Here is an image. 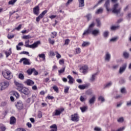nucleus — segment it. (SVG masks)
<instances>
[{"label": "nucleus", "mask_w": 131, "mask_h": 131, "mask_svg": "<svg viewBox=\"0 0 131 131\" xmlns=\"http://www.w3.org/2000/svg\"><path fill=\"white\" fill-rule=\"evenodd\" d=\"M14 83L15 85L17 86V90L20 93H22L24 95H29L30 94V91H29V89L28 88L23 86V84L21 83H19V82L14 81Z\"/></svg>", "instance_id": "obj_1"}, {"label": "nucleus", "mask_w": 131, "mask_h": 131, "mask_svg": "<svg viewBox=\"0 0 131 131\" xmlns=\"http://www.w3.org/2000/svg\"><path fill=\"white\" fill-rule=\"evenodd\" d=\"M40 45V41H37L34 42L33 44L29 45V40L25 41V47L26 48H30V49H35Z\"/></svg>", "instance_id": "obj_2"}, {"label": "nucleus", "mask_w": 131, "mask_h": 131, "mask_svg": "<svg viewBox=\"0 0 131 131\" xmlns=\"http://www.w3.org/2000/svg\"><path fill=\"white\" fill-rule=\"evenodd\" d=\"M2 74L4 78L8 79V80L13 78V74L12 73V72L10 71L5 70L2 72Z\"/></svg>", "instance_id": "obj_3"}, {"label": "nucleus", "mask_w": 131, "mask_h": 131, "mask_svg": "<svg viewBox=\"0 0 131 131\" xmlns=\"http://www.w3.org/2000/svg\"><path fill=\"white\" fill-rule=\"evenodd\" d=\"M121 10V7L119 6V4H116L114 5L113 9H112V13L114 14H119L120 13V10Z\"/></svg>", "instance_id": "obj_4"}, {"label": "nucleus", "mask_w": 131, "mask_h": 131, "mask_svg": "<svg viewBox=\"0 0 131 131\" xmlns=\"http://www.w3.org/2000/svg\"><path fill=\"white\" fill-rule=\"evenodd\" d=\"M9 85H10V83L8 81H3L0 83V91H4L6 90Z\"/></svg>", "instance_id": "obj_5"}, {"label": "nucleus", "mask_w": 131, "mask_h": 131, "mask_svg": "<svg viewBox=\"0 0 131 131\" xmlns=\"http://www.w3.org/2000/svg\"><path fill=\"white\" fill-rule=\"evenodd\" d=\"M80 71L83 74H86L89 72V67L86 65H84L80 68Z\"/></svg>", "instance_id": "obj_6"}, {"label": "nucleus", "mask_w": 131, "mask_h": 131, "mask_svg": "<svg viewBox=\"0 0 131 131\" xmlns=\"http://www.w3.org/2000/svg\"><path fill=\"white\" fill-rule=\"evenodd\" d=\"M47 13H48V10H44L42 11L41 14L36 18V22H39V21H40V19H42Z\"/></svg>", "instance_id": "obj_7"}, {"label": "nucleus", "mask_w": 131, "mask_h": 131, "mask_svg": "<svg viewBox=\"0 0 131 131\" xmlns=\"http://www.w3.org/2000/svg\"><path fill=\"white\" fill-rule=\"evenodd\" d=\"M104 7L106 8V10L107 12H110L112 11V9L110 8V0H107L105 1V3L104 5Z\"/></svg>", "instance_id": "obj_8"}, {"label": "nucleus", "mask_w": 131, "mask_h": 131, "mask_svg": "<svg viewBox=\"0 0 131 131\" xmlns=\"http://www.w3.org/2000/svg\"><path fill=\"white\" fill-rule=\"evenodd\" d=\"M64 111V108H60L58 110H56L55 112L53 113V116H58L61 114V112H63Z\"/></svg>", "instance_id": "obj_9"}, {"label": "nucleus", "mask_w": 131, "mask_h": 131, "mask_svg": "<svg viewBox=\"0 0 131 131\" xmlns=\"http://www.w3.org/2000/svg\"><path fill=\"white\" fill-rule=\"evenodd\" d=\"M22 62H23V64L24 65H30V62H29V59L23 58L20 60L19 63H22Z\"/></svg>", "instance_id": "obj_10"}, {"label": "nucleus", "mask_w": 131, "mask_h": 131, "mask_svg": "<svg viewBox=\"0 0 131 131\" xmlns=\"http://www.w3.org/2000/svg\"><path fill=\"white\" fill-rule=\"evenodd\" d=\"M100 32L99 29H94V30H92L91 29V34L92 35H94V36H98L99 34H100Z\"/></svg>", "instance_id": "obj_11"}, {"label": "nucleus", "mask_w": 131, "mask_h": 131, "mask_svg": "<svg viewBox=\"0 0 131 131\" xmlns=\"http://www.w3.org/2000/svg\"><path fill=\"white\" fill-rule=\"evenodd\" d=\"M33 12L34 15H36V16H38V15H39V6H35L33 9Z\"/></svg>", "instance_id": "obj_12"}, {"label": "nucleus", "mask_w": 131, "mask_h": 131, "mask_svg": "<svg viewBox=\"0 0 131 131\" xmlns=\"http://www.w3.org/2000/svg\"><path fill=\"white\" fill-rule=\"evenodd\" d=\"M71 116V120H72V121H78V120H79V117H78V115H77V114H74Z\"/></svg>", "instance_id": "obj_13"}, {"label": "nucleus", "mask_w": 131, "mask_h": 131, "mask_svg": "<svg viewBox=\"0 0 131 131\" xmlns=\"http://www.w3.org/2000/svg\"><path fill=\"white\" fill-rule=\"evenodd\" d=\"M111 59V54L109 52H106L104 57V60L106 62H109Z\"/></svg>", "instance_id": "obj_14"}, {"label": "nucleus", "mask_w": 131, "mask_h": 131, "mask_svg": "<svg viewBox=\"0 0 131 131\" xmlns=\"http://www.w3.org/2000/svg\"><path fill=\"white\" fill-rule=\"evenodd\" d=\"M15 106L16 108L18 109V110H21V109L23 108V103H22V101L17 102Z\"/></svg>", "instance_id": "obj_15"}, {"label": "nucleus", "mask_w": 131, "mask_h": 131, "mask_svg": "<svg viewBox=\"0 0 131 131\" xmlns=\"http://www.w3.org/2000/svg\"><path fill=\"white\" fill-rule=\"evenodd\" d=\"M97 75H98L97 73L93 74L90 79V81L94 82V81L97 79Z\"/></svg>", "instance_id": "obj_16"}, {"label": "nucleus", "mask_w": 131, "mask_h": 131, "mask_svg": "<svg viewBox=\"0 0 131 131\" xmlns=\"http://www.w3.org/2000/svg\"><path fill=\"white\" fill-rule=\"evenodd\" d=\"M92 32V29L88 28L87 30L84 31V32L82 34L83 36L85 35H89Z\"/></svg>", "instance_id": "obj_17"}, {"label": "nucleus", "mask_w": 131, "mask_h": 131, "mask_svg": "<svg viewBox=\"0 0 131 131\" xmlns=\"http://www.w3.org/2000/svg\"><path fill=\"white\" fill-rule=\"evenodd\" d=\"M126 69V64H124L120 68L119 70V73L120 74H122V73H123L124 72L125 69Z\"/></svg>", "instance_id": "obj_18"}, {"label": "nucleus", "mask_w": 131, "mask_h": 131, "mask_svg": "<svg viewBox=\"0 0 131 131\" xmlns=\"http://www.w3.org/2000/svg\"><path fill=\"white\" fill-rule=\"evenodd\" d=\"M67 78L69 79V83H70V84H73L74 82V78H73L71 75L68 76Z\"/></svg>", "instance_id": "obj_19"}, {"label": "nucleus", "mask_w": 131, "mask_h": 131, "mask_svg": "<svg viewBox=\"0 0 131 131\" xmlns=\"http://www.w3.org/2000/svg\"><path fill=\"white\" fill-rule=\"evenodd\" d=\"M26 83L27 84V85H33L34 84V82L30 79H28L26 81Z\"/></svg>", "instance_id": "obj_20"}, {"label": "nucleus", "mask_w": 131, "mask_h": 131, "mask_svg": "<svg viewBox=\"0 0 131 131\" xmlns=\"http://www.w3.org/2000/svg\"><path fill=\"white\" fill-rule=\"evenodd\" d=\"M5 54L6 55V58H8V57H9V56H10L11 54H12V49L10 48L8 51H6L5 52Z\"/></svg>", "instance_id": "obj_21"}, {"label": "nucleus", "mask_w": 131, "mask_h": 131, "mask_svg": "<svg viewBox=\"0 0 131 131\" xmlns=\"http://www.w3.org/2000/svg\"><path fill=\"white\" fill-rule=\"evenodd\" d=\"M78 2L79 8L84 7V0H78Z\"/></svg>", "instance_id": "obj_22"}, {"label": "nucleus", "mask_w": 131, "mask_h": 131, "mask_svg": "<svg viewBox=\"0 0 131 131\" xmlns=\"http://www.w3.org/2000/svg\"><path fill=\"white\" fill-rule=\"evenodd\" d=\"M16 123V118L14 117H11L10 120V124H14Z\"/></svg>", "instance_id": "obj_23"}, {"label": "nucleus", "mask_w": 131, "mask_h": 131, "mask_svg": "<svg viewBox=\"0 0 131 131\" xmlns=\"http://www.w3.org/2000/svg\"><path fill=\"white\" fill-rule=\"evenodd\" d=\"M95 101H96V96H93L92 98L89 100V104H94V103H95Z\"/></svg>", "instance_id": "obj_24"}, {"label": "nucleus", "mask_w": 131, "mask_h": 131, "mask_svg": "<svg viewBox=\"0 0 131 131\" xmlns=\"http://www.w3.org/2000/svg\"><path fill=\"white\" fill-rule=\"evenodd\" d=\"M80 109L81 112L82 113H83L85 112V111H86V110H88V106H83L80 107Z\"/></svg>", "instance_id": "obj_25"}, {"label": "nucleus", "mask_w": 131, "mask_h": 131, "mask_svg": "<svg viewBox=\"0 0 131 131\" xmlns=\"http://www.w3.org/2000/svg\"><path fill=\"white\" fill-rule=\"evenodd\" d=\"M102 13H103V8H100L96 11L95 14H96V15H99V14H102Z\"/></svg>", "instance_id": "obj_26"}, {"label": "nucleus", "mask_w": 131, "mask_h": 131, "mask_svg": "<svg viewBox=\"0 0 131 131\" xmlns=\"http://www.w3.org/2000/svg\"><path fill=\"white\" fill-rule=\"evenodd\" d=\"M33 70H34V68L29 69L27 71V73L29 75H31V74H32V73L33 72Z\"/></svg>", "instance_id": "obj_27"}, {"label": "nucleus", "mask_w": 131, "mask_h": 131, "mask_svg": "<svg viewBox=\"0 0 131 131\" xmlns=\"http://www.w3.org/2000/svg\"><path fill=\"white\" fill-rule=\"evenodd\" d=\"M88 46H90L89 42L83 41V43L81 45V47H82L83 48H84L85 47H88Z\"/></svg>", "instance_id": "obj_28"}, {"label": "nucleus", "mask_w": 131, "mask_h": 131, "mask_svg": "<svg viewBox=\"0 0 131 131\" xmlns=\"http://www.w3.org/2000/svg\"><path fill=\"white\" fill-rule=\"evenodd\" d=\"M123 55L125 59H128V57H129V54L126 52H124L123 53Z\"/></svg>", "instance_id": "obj_29"}, {"label": "nucleus", "mask_w": 131, "mask_h": 131, "mask_svg": "<svg viewBox=\"0 0 131 131\" xmlns=\"http://www.w3.org/2000/svg\"><path fill=\"white\" fill-rule=\"evenodd\" d=\"M38 57L43 59V61H46V55H45V54H39Z\"/></svg>", "instance_id": "obj_30"}, {"label": "nucleus", "mask_w": 131, "mask_h": 131, "mask_svg": "<svg viewBox=\"0 0 131 131\" xmlns=\"http://www.w3.org/2000/svg\"><path fill=\"white\" fill-rule=\"evenodd\" d=\"M98 101H100L101 103H103V102H105V98H104V97L100 96L98 97Z\"/></svg>", "instance_id": "obj_31"}, {"label": "nucleus", "mask_w": 131, "mask_h": 131, "mask_svg": "<svg viewBox=\"0 0 131 131\" xmlns=\"http://www.w3.org/2000/svg\"><path fill=\"white\" fill-rule=\"evenodd\" d=\"M50 128H54L52 129L53 130H56L57 131V129H58V127H57V125L56 124H53L52 125L50 126Z\"/></svg>", "instance_id": "obj_32"}, {"label": "nucleus", "mask_w": 131, "mask_h": 131, "mask_svg": "<svg viewBox=\"0 0 131 131\" xmlns=\"http://www.w3.org/2000/svg\"><path fill=\"white\" fill-rule=\"evenodd\" d=\"M75 53L76 54H80L81 53V49L80 48H76Z\"/></svg>", "instance_id": "obj_33"}, {"label": "nucleus", "mask_w": 131, "mask_h": 131, "mask_svg": "<svg viewBox=\"0 0 131 131\" xmlns=\"http://www.w3.org/2000/svg\"><path fill=\"white\" fill-rule=\"evenodd\" d=\"M96 21L97 24V27H101V21H100V19L99 18H97Z\"/></svg>", "instance_id": "obj_34"}, {"label": "nucleus", "mask_w": 131, "mask_h": 131, "mask_svg": "<svg viewBox=\"0 0 131 131\" xmlns=\"http://www.w3.org/2000/svg\"><path fill=\"white\" fill-rule=\"evenodd\" d=\"M52 88L55 92H56V93H59V88H58V86L57 85L53 86Z\"/></svg>", "instance_id": "obj_35"}, {"label": "nucleus", "mask_w": 131, "mask_h": 131, "mask_svg": "<svg viewBox=\"0 0 131 131\" xmlns=\"http://www.w3.org/2000/svg\"><path fill=\"white\" fill-rule=\"evenodd\" d=\"M111 85H112V82L110 81L105 85L104 88H110Z\"/></svg>", "instance_id": "obj_36"}, {"label": "nucleus", "mask_w": 131, "mask_h": 131, "mask_svg": "<svg viewBox=\"0 0 131 131\" xmlns=\"http://www.w3.org/2000/svg\"><path fill=\"white\" fill-rule=\"evenodd\" d=\"M88 21H90L92 19V14H88L85 16Z\"/></svg>", "instance_id": "obj_37"}, {"label": "nucleus", "mask_w": 131, "mask_h": 131, "mask_svg": "<svg viewBox=\"0 0 131 131\" xmlns=\"http://www.w3.org/2000/svg\"><path fill=\"white\" fill-rule=\"evenodd\" d=\"M51 37L52 38H55L57 36V32H53L51 33Z\"/></svg>", "instance_id": "obj_38"}, {"label": "nucleus", "mask_w": 131, "mask_h": 131, "mask_svg": "<svg viewBox=\"0 0 131 131\" xmlns=\"http://www.w3.org/2000/svg\"><path fill=\"white\" fill-rule=\"evenodd\" d=\"M18 78L21 79V80H23L24 79V75L23 74L20 73L18 75Z\"/></svg>", "instance_id": "obj_39"}, {"label": "nucleus", "mask_w": 131, "mask_h": 131, "mask_svg": "<svg viewBox=\"0 0 131 131\" xmlns=\"http://www.w3.org/2000/svg\"><path fill=\"white\" fill-rule=\"evenodd\" d=\"M85 88H86V86L84 85H79L78 86V88L80 90H84V89H85Z\"/></svg>", "instance_id": "obj_40"}, {"label": "nucleus", "mask_w": 131, "mask_h": 131, "mask_svg": "<svg viewBox=\"0 0 131 131\" xmlns=\"http://www.w3.org/2000/svg\"><path fill=\"white\" fill-rule=\"evenodd\" d=\"M108 35H109V32L108 31L103 32L104 37H108Z\"/></svg>", "instance_id": "obj_41"}, {"label": "nucleus", "mask_w": 131, "mask_h": 131, "mask_svg": "<svg viewBox=\"0 0 131 131\" xmlns=\"http://www.w3.org/2000/svg\"><path fill=\"white\" fill-rule=\"evenodd\" d=\"M69 89H70V88L69 86H66L64 88V93L65 94H68V92H69Z\"/></svg>", "instance_id": "obj_42"}, {"label": "nucleus", "mask_w": 131, "mask_h": 131, "mask_svg": "<svg viewBox=\"0 0 131 131\" xmlns=\"http://www.w3.org/2000/svg\"><path fill=\"white\" fill-rule=\"evenodd\" d=\"M23 38L24 39H29V38H31V37L29 35H24V36H23Z\"/></svg>", "instance_id": "obj_43"}, {"label": "nucleus", "mask_w": 131, "mask_h": 131, "mask_svg": "<svg viewBox=\"0 0 131 131\" xmlns=\"http://www.w3.org/2000/svg\"><path fill=\"white\" fill-rule=\"evenodd\" d=\"M17 2V0H11L8 2V5H14L15 3Z\"/></svg>", "instance_id": "obj_44"}, {"label": "nucleus", "mask_w": 131, "mask_h": 131, "mask_svg": "<svg viewBox=\"0 0 131 131\" xmlns=\"http://www.w3.org/2000/svg\"><path fill=\"white\" fill-rule=\"evenodd\" d=\"M55 54H56V57L57 59H60L61 58V54H59V53L58 52H55Z\"/></svg>", "instance_id": "obj_45"}, {"label": "nucleus", "mask_w": 131, "mask_h": 131, "mask_svg": "<svg viewBox=\"0 0 131 131\" xmlns=\"http://www.w3.org/2000/svg\"><path fill=\"white\" fill-rule=\"evenodd\" d=\"M69 42H70V40H69V39H66L64 41V45L68 46V45H69Z\"/></svg>", "instance_id": "obj_46"}, {"label": "nucleus", "mask_w": 131, "mask_h": 131, "mask_svg": "<svg viewBox=\"0 0 131 131\" xmlns=\"http://www.w3.org/2000/svg\"><path fill=\"white\" fill-rule=\"evenodd\" d=\"M48 40H49V43H51V45H54V43H55V40H52L51 38H49Z\"/></svg>", "instance_id": "obj_47"}, {"label": "nucleus", "mask_w": 131, "mask_h": 131, "mask_svg": "<svg viewBox=\"0 0 131 131\" xmlns=\"http://www.w3.org/2000/svg\"><path fill=\"white\" fill-rule=\"evenodd\" d=\"M15 37V35H14V34L12 35H10L8 34L7 36L8 38H9V39H11V38H13V37Z\"/></svg>", "instance_id": "obj_48"}, {"label": "nucleus", "mask_w": 131, "mask_h": 131, "mask_svg": "<svg viewBox=\"0 0 131 131\" xmlns=\"http://www.w3.org/2000/svg\"><path fill=\"white\" fill-rule=\"evenodd\" d=\"M118 28V26H113L111 29L112 30H116Z\"/></svg>", "instance_id": "obj_49"}, {"label": "nucleus", "mask_w": 131, "mask_h": 131, "mask_svg": "<svg viewBox=\"0 0 131 131\" xmlns=\"http://www.w3.org/2000/svg\"><path fill=\"white\" fill-rule=\"evenodd\" d=\"M14 95L17 99H18V98L20 97V95L19 94V93H18V92H14Z\"/></svg>", "instance_id": "obj_50"}, {"label": "nucleus", "mask_w": 131, "mask_h": 131, "mask_svg": "<svg viewBox=\"0 0 131 131\" xmlns=\"http://www.w3.org/2000/svg\"><path fill=\"white\" fill-rule=\"evenodd\" d=\"M94 26H95V23L93 22L90 25L88 28H90V29H92V28H93Z\"/></svg>", "instance_id": "obj_51"}, {"label": "nucleus", "mask_w": 131, "mask_h": 131, "mask_svg": "<svg viewBox=\"0 0 131 131\" xmlns=\"http://www.w3.org/2000/svg\"><path fill=\"white\" fill-rule=\"evenodd\" d=\"M121 93L122 94H125L126 93V91H125V88H123L121 89Z\"/></svg>", "instance_id": "obj_52"}, {"label": "nucleus", "mask_w": 131, "mask_h": 131, "mask_svg": "<svg viewBox=\"0 0 131 131\" xmlns=\"http://www.w3.org/2000/svg\"><path fill=\"white\" fill-rule=\"evenodd\" d=\"M59 63L60 65H63L64 64V59H60Z\"/></svg>", "instance_id": "obj_53"}, {"label": "nucleus", "mask_w": 131, "mask_h": 131, "mask_svg": "<svg viewBox=\"0 0 131 131\" xmlns=\"http://www.w3.org/2000/svg\"><path fill=\"white\" fill-rule=\"evenodd\" d=\"M20 54H24V55H28V56H29V52L27 51H23Z\"/></svg>", "instance_id": "obj_54"}, {"label": "nucleus", "mask_w": 131, "mask_h": 131, "mask_svg": "<svg viewBox=\"0 0 131 131\" xmlns=\"http://www.w3.org/2000/svg\"><path fill=\"white\" fill-rule=\"evenodd\" d=\"M65 71V68H63L62 69H61L58 71L59 74L63 73Z\"/></svg>", "instance_id": "obj_55"}, {"label": "nucleus", "mask_w": 131, "mask_h": 131, "mask_svg": "<svg viewBox=\"0 0 131 131\" xmlns=\"http://www.w3.org/2000/svg\"><path fill=\"white\" fill-rule=\"evenodd\" d=\"M6 105H7V102H2L1 103V106L2 107H5V106H6Z\"/></svg>", "instance_id": "obj_56"}, {"label": "nucleus", "mask_w": 131, "mask_h": 131, "mask_svg": "<svg viewBox=\"0 0 131 131\" xmlns=\"http://www.w3.org/2000/svg\"><path fill=\"white\" fill-rule=\"evenodd\" d=\"M22 27V25H19L17 27L15 28L16 30H20Z\"/></svg>", "instance_id": "obj_57"}, {"label": "nucleus", "mask_w": 131, "mask_h": 131, "mask_svg": "<svg viewBox=\"0 0 131 131\" xmlns=\"http://www.w3.org/2000/svg\"><path fill=\"white\" fill-rule=\"evenodd\" d=\"M0 128H1V130H2V131L6 130V127L4 125L1 126Z\"/></svg>", "instance_id": "obj_58"}, {"label": "nucleus", "mask_w": 131, "mask_h": 131, "mask_svg": "<svg viewBox=\"0 0 131 131\" xmlns=\"http://www.w3.org/2000/svg\"><path fill=\"white\" fill-rule=\"evenodd\" d=\"M32 102H34V100H35V99H36V96H35V95H32Z\"/></svg>", "instance_id": "obj_59"}, {"label": "nucleus", "mask_w": 131, "mask_h": 131, "mask_svg": "<svg viewBox=\"0 0 131 131\" xmlns=\"http://www.w3.org/2000/svg\"><path fill=\"white\" fill-rule=\"evenodd\" d=\"M126 106L128 107H129L131 106V100H129V101H127Z\"/></svg>", "instance_id": "obj_60"}, {"label": "nucleus", "mask_w": 131, "mask_h": 131, "mask_svg": "<svg viewBox=\"0 0 131 131\" xmlns=\"http://www.w3.org/2000/svg\"><path fill=\"white\" fill-rule=\"evenodd\" d=\"M125 128V127H121L119 129H118L116 131H122V130H124Z\"/></svg>", "instance_id": "obj_61"}, {"label": "nucleus", "mask_w": 131, "mask_h": 131, "mask_svg": "<svg viewBox=\"0 0 131 131\" xmlns=\"http://www.w3.org/2000/svg\"><path fill=\"white\" fill-rule=\"evenodd\" d=\"M118 122H123V118H120L118 119Z\"/></svg>", "instance_id": "obj_62"}, {"label": "nucleus", "mask_w": 131, "mask_h": 131, "mask_svg": "<svg viewBox=\"0 0 131 131\" xmlns=\"http://www.w3.org/2000/svg\"><path fill=\"white\" fill-rule=\"evenodd\" d=\"M16 131H26V130L24 128H17Z\"/></svg>", "instance_id": "obj_63"}, {"label": "nucleus", "mask_w": 131, "mask_h": 131, "mask_svg": "<svg viewBox=\"0 0 131 131\" xmlns=\"http://www.w3.org/2000/svg\"><path fill=\"white\" fill-rule=\"evenodd\" d=\"M94 130H95V131H101V128H100V127H96L94 128Z\"/></svg>", "instance_id": "obj_64"}]
</instances>
